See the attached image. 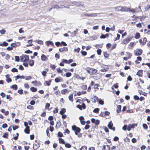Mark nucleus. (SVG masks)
I'll list each match as a JSON object with an SVG mask.
<instances>
[{"instance_id": "obj_35", "label": "nucleus", "mask_w": 150, "mask_h": 150, "mask_svg": "<svg viewBox=\"0 0 150 150\" xmlns=\"http://www.w3.org/2000/svg\"><path fill=\"white\" fill-rule=\"evenodd\" d=\"M30 90L32 92H36L37 90V88L33 87H31L30 88Z\"/></svg>"}, {"instance_id": "obj_62", "label": "nucleus", "mask_w": 150, "mask_h": 150, "mask_svg": "<svg viewBox=\"0 0 150 150\" xmlns=\"http://www.w3.org/2000/svg\"><path fill=\"white\" fill-rule=\"evenodd\" d=\"M111 46V44L110 43H108L106 44V47L107 49L110 48Z\"/></svg>"}, {"instance_id": "obj_44", "label": "nucleus", "mask_w": 150, "mask_h": 150, "mask_svg": "<svg viewBox=\"0 0 150 150\" xmlns=\"http://www.w3.org/2000/svg\"><path fill=\"white\" fill-rule=\"evenodd\" d=\"M49 128H48L46 130V132L47 133V136L48 137H49V138H50V133H49Z\"/></svg>"}, {"instance_id": "obj_28", "label": "nucleus", "mask_w": 150, "mask_h": 150, "mask_svg": "<svg viewBox=\"0 0 150 150\" xmlns=\"http://www.w3.org/2000/svg\"><path fill=\"white\" fill-rule=\"evenodd\" d=\"M33 40H29L28 41V42L29 44L27 45H26L27 47L31 46L33 45V44H32Z\"/></svg>"}, {"instance_id": "obj_42", "label": "nucleus", "mask_w": 150, "mask_h": 150, "mask_svg": "<svg viewBox=\"0 0 150 150\" xmlns=\"http://www.w3.org/2000/svg\"><path fill=\"white\" fill-rule=\"evenodd\" d=\"M65 146L67 148H70L71 147V145L69 143H65Z\"/></svg>"}, {"instance_id": "obj_49", "label": "nucleus", "mask_w": 150, "mask_h": 150, "mask_svg": "<svg viewBox=\"0 0 150 150\" xmlns=\"http://www.w3.org/2000/svg\"><path fill=\"white\" fill-rule=\"evenodd\" d=\"M27 108L28 109L31 110H33L34 109V107L33 106H32L31 105H28L27 106Z\"/></svg>"}, {"instance_id": "obj_58", "label": "nucleus", "mask_w": 150, "mask_h": 150, "mask_svg": "<svg viewBox=\"0 0 150 150\" xmlns=\"http://www.w3.org/2000/svg\"><path fill=\"white\" fill-rule=\"evenodd\" d=\"M58 137H63V135L62 134V133L60 132H58Z\"/></svg>"}, {"instance_id": "obj_34", "label": "nucleus", "mask_w": 150, "mask_h": 150, "mask_svg": "<svg viewBox=\"0 0 150 150\" xmlns=\"http://www.w3.org/2000/svg\"><path fill=\"white\" fill-rule=\"evenodd\" d=\"M8 136V132H5L4 133L2 137H3L7 139Z\"/></svg>"}, {"instance_id": "obj_4", "label": "nucleus", "mask_w": 150, "mask_h": 150, "mask_svg": "<svg viewBox=\"0 0 150 150\" xmlns=\"http://www.w3.org/2000/svg\"><path fill=\"white\" fill-rule=\"evenodd\" d=\"M20 59L21 61L27 62L29 59V57L27 55H22L20 57Z\"/></svg>"}, {"instance_id": "obj_17", "label": "nucleus", "mask_w": 150, "mask_h": 150, "mask_svg": "<svg viewBox=\"0 0 150 150\" xmlns=\"http://www.w3.org/2000/svg\"><path fill=\"white\" fill-rule=\"evenodd\" d=\"M110 148L109 145H104L102 150H110Z\"/></svg>"}, {"instance_id": "obj_63", "label": "nucleus", "mask_w": 150, "mask_h": 150, "mask_svg": "<svg viewBox=\"0 0 150 150\" xmlns=\"http://www.w3.org/2000/svg\"><path fill=\"white\" fill-rule=\"evenodd\" d=\"M6 32V30L4 29H2L0 30V33L2 34H3L5 33Z\"/></svg>"}, {"instance_id": "obj_26", "label": "nucleus", "mask_w": 150, "mask_h": 150, "mask_svg": "<svg viewBox=\"0 0 150 150\" xmlns=\"http://www.w3.org/2000/svg\"><path fill=\"white\" fill-rule=\"evenodd\" d=\"M24 131L25 133L29 134L30 132V127H26L24 129Z\"/></svg>"}, {"instance_id": "obj_57", "label": "nucleus", "mask_w": 150, "mask_h": 150, "mask_svg": "<svg viewBox=\"0 0 150 150\" xmlns=\"http://www.w3.org/2000/svg\"><path fill=\"white\" fill-rule=\"evenodd\" d=\"M80 50V48L79 47H78L77 48H75L74 49V51L75 52H76L77 53L79 52Z\"/></svg>"}, {"instance_id": "obj_61", "label": "nucleus", "mask_w": 150, "mask_h": 150, "mask_svg": "<svg viewBox=\"0 0 150 150\" xmlns=\"http://www.w3.org/2000/svg\"><path fill=\"white\" fill-rule=\"evenodd\" d=\"M132 18H133L132 19V21L136 20L137 18H138V16H136L135 15H133L132 16Z\"/></svg>"}, {"instance_id": "obj_29", "label": "nucleus", "mask_w": 150, "mask_h": 150, "mask_svg": "<svg viewBox=\"0 0 150 150\" xmlns=\"http://www.w3.org/2000/svg\"><path fill=\"white\" fill-rule=\"evenodd\" d=\"M11 87L15 90H16L18 89V86L16 84L12 85L11 86Z\"/></svg>"}, {"instance_id": "obj_54", "label": "nucleus", "mask_w": 150, "mask_h": 150, "mask_svg": "<svg viewBox=\"0 0 150 150\" xmlns=\"http://www.w3.org/2000/svg\"><path fill=\"white\" fill-rule=\"evenodd\" d=\"M50 67L53 70H54L56 68V66L54 64H51Z\"/></svg>"}, {"instance_id": "obj_13", "label": "nucleus", "mask_w": 150, "mask_h": 150, "mask_svg": "<svg viewBox=\"0 0 150 150\" xmlns=\"http://www.w3.org/2000/svg\"><path fill=\"white\" fill-rule=\"evenodd\" d=\"M46 45L48 46H49L50 45H51L52 46L54 47V45L53 42L50 41H47L45 42Z\"/></svg>"}, {"instance_id": "obj_55", "label": "nucleus", "mask_w": 150, "mask_h": 150, "mask_svg": "<svg viewBox=\"0 0 150 150\" xmlns=\"http://www.w3.org/2000/svg\"><path fill=\"white\" fill-rule=\"evenodd\" d=\"M24 87L27 88H29L30 86L28 83H25L24 85Z\"/></svg>"}, {"instance_id": "obj_53", "label": "nucleus", "mask_w": 150, "mask_h": 150, "mask_svg": "<svg viewBox=\"0 0 150 150\" xmlns=\"http://www.w3.org/2000/svg\"><path fill=\"white\" fill-rule=\"evenodd\" d=\"M142 125H143V127L144 129H148V126L146 124H145V123L143 124Z\"/></svg>"}, {"instance_id": "obj_48", "label": "nucleus", "mask_w": 150, "mask_h": 150, "mask_svg": "<svg viewBox=\"0 0 150 150\" xmlns=\"http://www.w3.org/2000/svg\"><path fill=\"white\" fill-rule=\"evenodd\" d=\"M66 76L67 77H69L71 76L72 75L70 72H67L66 73Z\"/></svg>"}, {"instance_id": "obj_43", "label": "nucleus", "mask_w": 150, "mask_h": 150, "mask_svg": "<svg viewBox=\"0 0 150 150\" xmlns=\"http://www.w3.org/2000/svg\"><path fill=\"white\" fill-rule=\"evenodd\" d=\"M87 147L85 146H82L79 150H87Z\"/></svg>"}, {"instance_id": "obj_40", "label": "nucleus", "mask_w": 150, "mask_h": 150, "mask_svg": "<svg viewBox=\"0 0 150 150\" xmlns=\"http://www.w3.org/2000/svg\"><path fill=\"white\" fill-rule=\"evenodd\" d=\"M103 55L105 57L108 58L109 57V54L106 52H103Z\"/></svg>"}, {"instance_id": "obj_15", "label": "nucleus", "mask_w": 150, "mask_h": 150, "mask_svg": "<svg viewBox=\"0 0 150 150\" xmlns=\"http://www.w3.org/2000/svg\"><path fill=\"white\" fill-rule=\"evenodd\" d=\"M41 57V60L43 61H45L48 59V58L44 54H42Z\"/></svg>"}, {"instance_id": "obj_16", "label": "nucleus", "mask_w": 150, "mask_h": 150, "mask_svg": "<svg viewBox=\"0 0 150 150\" xmlns=\"http://www.w3.org/2000/svg\"><path fill=\"white\" fill-rule=\"evenodd\" d=\"M63 79L61 77H57L55 79L54 81L56 83H58L63 81Z\"/></svg>"}, {"instance_id": "obj_14", "label": "nucleus", "mask_w": 150, "mask_h": 150, "mask_svg": "<svg viewBox=\"0 0 150 150\" xmlns=\"http://www.w3.org/2000/svg\"><path fill=\"white\" fill-rule=\"evenodd\" d=\"M143 71L142 70H140L138 71L137 72L136 75L139 77H142L143 76Z\"/></svg>"}, {"instance_id": "obj_19", "label": "nucleus", "mask_w": 150, "mask_h": 150, "mask_svg": "<svg viewBox=\"0 0 150 150\" xmlns=\"http://www.w3.org/2000/svg\"><path fill=\"white\" fill-rule=\"evenodd\" d=\"M50 106V104L48 103H47L46 104L45 106V109L49 111L52 108H50L49 107Z\"/></svg>"}, {"instance_id": "obj_1", "label": "nucleus", "mask_w": 150, "mask_h": 150, "mask_svg": "<svg viewBox=\"0 0 150 150\" xmlns=\"http://www.w3.org/2000/svg\"><path fill=\"white\" fill-rule=\"evenodd\" d=\"M85 70L87 72L91 75L96 74H98L97 73L98 71L97 70L94 68L87 67L86 68Z\"/></svg>"}, {"instance_id": "obj_11", "label": "nucleus", "mask_w": 150, "mask_h": 150, "mask_svg": "<svg viewBox=\"0 0 150 150\" xmlns=\"http://www.w3.org/2000/svg\"><path fill=\"white\" fill-rule=\"evenodd\" d=\"M59 50L60 52H67L68 51V48L67 47H64L62 48H60L59 49Z\"/></svg>"}, {"instance_id": "obj_32", "label": "nucleus", "mask_w": 150, "mask_h": 150, "mask_svg": "<svg viewBox=\"0 0 150 150\" xmlns=\"http://www.w3.org/2000/svg\"><path fill=\"white\" fill-rule=\"evenodd\" d=\"M8 45V43L5 42H4L2 43H0V46L4 47L7 46Z\"/></svg>"}, {"instance_id": "obj_7", "label": "nucleus", "mask_w": 150, "mask_h": 150, "mask_svg": "<svg viewBox=\"0 0 150 150\" xmlns=\"http://www.w3.org/2000/svg\"><path fill=\"white\" fill-rule=\"evenodd\" d=\"M76 107L81 110L82 109H85L86 108V106L85 104L84 103L82 104V105H78L76 106Z\"/></svg>"}, {"instance_id": "obj_41", "label": "nucleus", "mask_w": 150, "mask_h": 150, "mask_svg": "<svg viewBox=\"0 0 150 150\" xmlns=\"http://www.w3.org/2000/svg\"><path fill=\"white\" fill-rule=\"evenodd\" d=\"M126 53L127 56V57H128V58L129 59L131 58L132 56V54L131 53H130L128 52H126Z\"/></svg>"}, {"instance_id": "obj_24", "label": "nucleus", "mask_w": 150, "mask_h": 150, "mask_svg": "<svg viewBox=\"0 0 150 150\" xmlns=\"http://www.w3.org/2000/svg\"><path fill=\"white\" fill-rule=\"evenodd\" d=\"M25 78V76L23 75L22 76H19L17 75L15 77V80H17L18 79H24Z\"/></svg>"}, {"instance_id": "obj_3", "label": "nucleus", "mask_w": 150, "mask_h": 150, "mask_svg": "<svg viewBox=\"0 0 150 150\" xmlns=\"http://www.w3.org/2000/svg\"><path fill=\"white\" fill-rule=\"evenodd\" d=\"M72 129L74 131L75 134L76 135H78V133H79L81 131V129L80 128L77 127L75 125L72 126Z\"/></svg>"}, {"instance_id": "obj_50", "label": "nucleus", "mask_w": 150, "mask_h": 150, "mask_svg": "<svg viewBox=\"0 0 150 150\" xmlns=\"http://www.w3.org/2000/svg\"><path fill=\"white\" fill-rule=\"evenodd\" d=\"M6 98L7 99H9V101L11 100L12 99V98L11 96L10 95H7Z\"/></svg>"}, {"instance_id": "obj_33", "label": "nucleus", "mask_w": 150, "mask_h": 150, "mask_svg": "<svg viewBox=\"0 0 150 150\" xmlns=\"http://www.w3.org/2000/svg\"><path fill=\"white\" fill-rule=\"evenodd\" d=\"M52 82V80H50L48 81H45V83L46 84V85L47 86H50Z\"/></svg>"}, {"instance_id": "obj_47", "label": "nucleus", "mask_w": 150, "mask_h": 150, "mask_svg": "<svg viewBox=\"0 0 150 150\" xmlns=\"http://www.w3.org/2000/svg\"><path fill=\"white\" fill-rule=\"evenodd\" d=\"M81 53L83 56H86L87 54V52L85 51H81Z\"/></svg>"}, {"instance_id": "obj_21", "label": "nucleus", "mask_w": 150, "mask_h": 150, "mask_svg": "<svg viewBox=\"0 0 150 150\" xmlns=\"http://www.w3.org/2000/svg\"><path fill=\"white\" fill-rule=\"evenodd\" d=\"M134 43L133 42H131L128 45V47L129 49H132L134 46Z\"/></svg>"}, {"instance_id": "obj_52", "label": "nucleus", "mask_w": 150, "mask_h": 150, "mask_svg": "<svg viewBox=\"0 0 150 150\" xmlns=\"http://www.w3.org/2000/svg\"><path fill=\"white\" fill-rule=\"evenodd\" d=\"M101 52L102 51L100 49H98L97 50V53L99 55H100L101 54Z\"/></svg>"}, {"instance_id": "obj_30", "label": "nucleus", "mask_w": 150, "mask_h": 150, "mask_svg": "<svg viewBox=\"0 0 150 150\" xmlns=\"http://www.w3.org/2000/svg\"><path fill=\"white\" fill-rule=\"evenodd\" d=\"M68 91V90L67 89H65L61 91V93L62 94L64 95L65 94V93L67 92Z\"/></svg>"}, {"instance_id": "obj_46", "label": "nucleus", "mask_w": 150, "mask_h": 150, "mask_svg": "<svg viewBox=\"0 0 150 150\" xmlns=\"http://www.w3.org/2000/svg\"><path fill=\"white\" fill-rule=\"evenodd\" d=\"M99 86H100V85H99V84H98V83L94 85V86L93 88L94 89L97 88V89L98 90L99 88H98V87H99Z\"/></svg>"}, {"instance_id": "obj_12", "label": "nucleus", "mask_w": 150, "mask_h": 150, "mask_svg": "<svg viewBox=\"0 0 150 150\" xmlns=\"http://www.w3.org/2000/svg\"><path fill=\"white\" fill-rule=\"evenodd\" d=\"M6 81L8 83H10L12 81L11 79L10 78V75L7 74L6 76Z\"/></svg>"}, {"instance_id": "obj_25", "label": "nucleus", "mask_w": 150, "mask_h": 150, "mask_svg": "<svg viewBox=\"0 0 150 150\" xmlns=\"http://www.w3.org/2000/svg\"><path fill=\"white\" fill-rule=\"evenodd\" d=\"M59 142L60 144H65V142L64 140L61 138H59L58 139Z\"/></svg>"}, {"instance_id": "obj_59", "label": "nucleus", "mask_w": 150, "mask_h": 150, "mask_svg": "<svg viewBox=\"0 0 150 150\" xmlns=\"http://www.w3.org/2000/svg\"><path fill=\"white\" fill-rule=\"evenodd\" d=\"M99 103L101 105H103L104 104V102L101 99L99 100L98 101Z\"/></svg>"}, {"instance_id": "obj_10", "label": "nucleus", "mask_w": 150, "mask_h": 150, "mask_svg": "<svg viewBox=\"0 0 150 150\" xmlns=\"http://www.w3.org/2000/svg\"><path fill=\"white\" fill-rule=\"evenodd\" d=\"M31 83L34 84V85L36 86H40L42 85V83L38 81L37 80L33 81Z\"/></svg>"}, {"instance_id": "obj_22", "label": "nucleus", "mask_w": 150, "mask_h": 150, "mask_svg": "<svg viewBox=\"0 0 150 150\" xmlns=\"http://www.w3.org/2000/svg\"><path fill=\"white\" fill-rule=\"evenodd\" d=\"M40 147V145L38 143L34 144L33 148L34 150L38 149Z\"/></svg>"}, {"instance_id": "obj_2", "label": "nucleus", "mask_w": 150, "mask_h": 150, "mask_svg": "<svg viewBox=\"0 0 150 150\" xmlns=\"http://www.w3.org/2000/svg\"><path fill=\"white\" fill-rule=\"evenodd\" d=\"M133 37V36H128L127 38L122 40L121 44L122 45H127L132 40Z\"/></svg>"}, {"instance_id": "obj_18", "label": "nucleus", "mask_w": 150, "mask_h": 150, "mask_svg": "<svg viewBox=\"0 0 150 150\" xmlns=\"http://www.w3.org/2000/svg\"><path fill=\"white\" fill-rule=\"evenodd\" d=\"M141 37L140 34L139 33L137 32L135 35L134 38L136 39H138Z\"/></svg>"}, {"instance_id": "obj_38", "label": "nucleus", "mask_w": 150, "mask_h": 150, "mask_svg": "<svg viewBox=\"0 0 150 150\" xmlns=\"http://www.w3.org/2000/svg\"><path fill=\"white\" fill-rule=\"evenodd\" d=\"M138 18H139L140 21H142L144 20L146 18L145 16H138Z\"/></svg>"}, {"instance_id": "obj_51", "label": "nucleus", "mask_w": 150, "mask_h": 150, "mask_svg": "<svg viewBox=\"0 0 150 150\" xmlns=\"http://www.w3.org/2000/svg\"><path fill=\"white\" fill-rule=\"evenodd\" d=\"M47 74V71H43L42 72V74L44 77L46 76V74Z\"/></svg>"}, {"instance_id": "obj_45", "label": "nucleus", "mask_w": 150, "mask_h": 150, "mask_svg": "<svg viewBox=\"0 0 150 150\" xmlns=\"http://www.w3.org/2000/svg\"><path fill=\"white\" fill-rule=\"evenodd\" d=\"M99 110L100 109L99 108H96L94 110H93V112L96 113H98L99 112Z\"/></svg>"}, {"instance_id": "obj_36", "label": "nucleus", "mask_w": 150, "mask_h": 150, "mask_svg": "<svg viewBox=\"0 0 150 150\" xmlns=\"http://www.w3.org/2000/svg\"><path fill=\"white\" fill-rule=\"evenodd\" d=\"M69 100L71 101L72 102H73V95L71 94L69 96Z\"/></svg>"}, {"instance_id": "obj_20", "label": "nucleus", "mask_w": 150, "mask_h": 150, "mask_svg": "<svg viewBox=\"0 0 150 150\" xmlns=\"http://www.w3.org/2000/svg\"><path fill=\"white\" fill-rule=\"evenodd\" d=\"M1 112L2 113H4L6 115H7L9 114V112L8 111H6L4 109H1Z\"/></svg>"}, {"instance_id": "obj_31", "label": "nucleus", "mask_w": 150, "mask_h": 150, "mask_svg": "<svg viewBox=\"0 0 150 150\" xmlns=\"http://www.w3.org/2000/svg\"><path fill=\"white\" fill-rule=\"evenodd\" d=\"M66 112V109L64 108H62L60 111V114L61 115L64 114Z\"/></svg>"}, {"instance_id": "obj_5", "label": "nucleus", "mask_w": 150, "mask_h": 150, "mask_svg": "<svg viewBox=\"0 0 150 150\" xmlns=\"http://www.w3.org/2000/svg\"><path fill=\"white\" fill-rule=\"evenodd\" d=\"M118 8L119 11H129L130 10V8L125 7H118Z\"/></svg>"}, {"instance_id": "obj_37", "label": "nucleus", "mask_w": 150, "mask_h": 150, "mask_svg": "<svg viewBox=\"0 0 150 150\" xmlns=\"http://www.w3.org/2000/svg\"><path fill=\"white\" fill-rule=\"evenodd\" d=\"M29 64L30 66H32L34 64V61L33 60L31 59L29 61Z\"/></svg>"}, {"instance_id": "obj_56", "label": "nucleus", "mask_w": 150, "mask_h": 150, "mask_svg": "<svg viewBox=\"0 0 150 150\" xmlns=\"http://www.w3.org/2000/svg\"><path fill=\"white\" fill-rule=\"evenodd\" d=\"M12 72H18L17 69L16 68H14L12 69L11 70Z\"/></svg>"}, {"instance_id": "obj_39", "label": "nucleus", "mask_w": 150, "mask_h": 150, "mask_svg": "<svg viewBox=\"0 0 150 150\" xmlns=\"http://www.w3.org/2000/svg\"><path fill=\"white\" fill-rule=\"evenodd\" d=\"M35 42L40 45H42L43 43V42L42 41L40 40H36Z\"/></svg>"}, {"instance_id": "obj_9", "label": "nucleus", "mask_w": 150, "mask_h": 150, "mask_svg": "<svg viewBox=\"0 0 150 150\" xmlns=\"http://www.w3.org/2000/svg\"><path fill=\"white\" fill-rule=\"evenodd\" d=\"M113 126V124L112 121H110L108 124V127L110 129L112 130L113 131H114L115 129V127H112Z\"/></svg>"}, {"instance_id": "obj_27", "label": "nucleus", "mask_w": 150, "mask_h": 150, "mask_svg": "<svg viewBox=\"0 0 150 150\" xmlns=\"http://www.w3.org/2000/svg\"><path fill=\"white\" fill-rule=\"evenodd\" d=\"M121 108V106L120 105H118L117 107L116 111L117 113H119L120 112Z\"/></svg>"}, {"instance_id": "obj_60", "label": "nucleus", "mask_w": 150, "mask_h": 150, "mask_svg": "<svg viewBox=\"0 0 150 150\" xmlns=\"http://www.w3.org/2000/svg\"><path fill=\"white\" fill-rule=\"evenodd\" d=\"M81 88L83 90H86L87 88V86L86 85H83L81 86Z\"/></svg>"}, {"instance_id": "obj_8", "label": "nucleus", "mask_w": 150, "mask_h": 150, "mask_svg": "<svg viewBox=\"0 0 150 150\" xmlns=\"http://www.w3.org/2000/svg\"><path fill=\"white\" fill-rule=\"evenodd\" d=\"M147 41V39L146 37H144L143 38V41L141 39H140L139 40V42L142 45H145Z\"/></svg>"}, {"instance_id": "obj_6", "label": "nucleus", "mask_w": 150, "mask_h": 150, "mask_svg": "<svg viewBox=\"0 0 150 150\" xmlns=\"http://www.w3.org/2000/svg\"><path fill=\"white\" fill-rule=\"evenodd\" d=\"M143 52V50L141 49H137L136 52L134 53V54L136 56H140L141 55Z\"/></svg>"}, {"instance_id": "obj_64", "label": "nucleus", "mask_w": 150, "mask_h": 150, "mask_svg": "<svg viewBox=\"0 0 150 150\" xmlns=\"http://www.w3.org/2000/svg\"><path fill=\"white\" fill-rule=\"evenodd\" d=\"M117 44L116 43H115L112 46V47L111 48V50H112L113 49H115L116 47L117 46Z\"/></svg>"}, {"instance_id": "obj_23", "label": "nucleus", "mask_w": 150, "mask_h": 150, "mask_svg": "<svg viewBox=\"0 0 150 150\" xmlns=\"http://www.w3.org/2000/svg\"><path fill=\"white\" fill-rule=\"evenodd\" d=\"M142 60V58L141 57L138 56L137 57V60L135 61V62L137 64H139L140 62L138 61H141Z\"/></svg>"}]
</instances>
